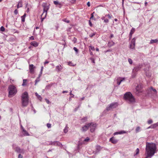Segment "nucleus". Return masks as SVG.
I'll list each match as a JSON object with an SVG mask.
<instances>
[{
	"instance_id": "nucleus-33",
	"label": "nucleus",
	"mask_w": 158,
	"mask_h": 158,
	"mask_svg": "<svg viewBox=\"0 0 158 158\" xmlns=\"http://www.w3.org/2000/svg\"><path fill=\"white\" fill-rule=\"evenodd\" d=\"M73 49L76 52V53L77 54L78 52V50L75 47H74Z\"/></svg>"
},
{
	"instance_id": "nucleus-17",
	"label": "nucleus",
	"mask_w": 158,
	"mask_h": 158,
	"mask_svg": "<svg viewBox=\"0 0 158 158\" xmlns=\"http://www.w3.org/2000/svg\"><path fill=\"white\" fill-rule=\"evenodd\" d=\"M124 79L125 78H118L117 80V84L118 85H119L121 82L124 80Z\"/></svg>"
},
{
	"instance_id": "nucleus-31",
	"label": "nucleus",
	"mask_w": 158,
	"mask_h": 158,
	"mask_svg": "<svg viewBox=\"0 0 158 158\" xmlns=\"http://www.w3.org/2000/svg\"><path fill=\"white\" fill-rule=\"evenodd\" d=\"M90 59L91 60V62L92 63H94V64H95V59L94 57H91L90 58Z\"/></svg>"
},
{
	"instance_id": "nucleus-50",
	"label": "nucleus",
	"mask_w": 158,
	"mask_h": 158,
	"mask_svg": "<svg viewBox=\"0 0 158 158\" xmlns=\"http://www.w3.org/2000/svg\"><path fill=\"white\" fill-rule=\"evenodd\" d=\"M89 25H90V27H92V24L91 23V21H90V20H89Z\"/></svg>"
},
{
	"instance_id": "nucleus-28",
	"label": "nucleus",
	"mask_w": 158,
	"mask_h": 158,
	"mask_svg": "<svg viewBox=\"0 0 158 158\" xmlns=\"http://www.w3.org/2000/svg\"><path fill=\"white\" fill-rule=\"evenodd\" d=\"M56 146H59L60 147H62V144L60 143L59 142L56 141Z\"/></svg>"
},
{
	"instance_id": "nucleus-46",
	"label": "nucleus",
	"mask_w": 158,
	"mask_h": 158,
	"mask_svg": "<svg viewBox=\"0 0 158 158\" xmlns=\"http://www.w3.org/2000/svg\"><path fill=\"white\" fill-rule=\"evenodd\" d=\"M51 124L48 123L47 124V126L48 128H50L51 127Z\"/></svg>"
},
{
	"instance_id": "nucleus-15",
	"label": "nucleus",
	"mask_w": 158,
	"mask_h": 158,
	"mask_svg": "<svg viewBox=\"0 0 158 158\" xmlns=\"http://www.w3.org/2000/svg\"><path fill=\"white\" fill-rule=\"evenodd\" d=\"M109 141L113 144H115L118 142V140L114 139V137H112L110 139Z\"/></svg>"
},
{
	"instance_id": "nucleus-9",
	"label": "nucleus",
	"mask_w": 158,
	"mask_h": 158,
	"mask_svg": "<svg viewBox=\"0 0 158 158\" xmlns=\"http://www.w3.org/2000/svg\"><path fill=\"white\" fill-rule=\"evenodd\" d=\"M135 38H133L131 40L130 44V48L132 49L135 48Z\"/></svg>"
},
{
	"instance_id": "nucleus-43",
	"label": "nucleus",
	"mask_w": 158,
	"mask_h": 158,
	"mask_svg": "<svg viewBox=\"0 0 158 158\" xmlns=\"http://www.w3.org/2000/svg\"><path fill=\"white\" fill-rule=\"evenodd\" d=\"M128 61L130 64H131L132 63V60L131 59L129 58Z\"/></svg>"
},
{
	"instance_id": "nucleus-29",
	"label": "nucleus",
	"mask_w": 158,
	"mask_h": 158,
	"mask_svg": "<svg viewBox=\"0 0 158 158\" xmlns=\"http://www.w3.org/2000/svg\"><path fill=\"white\" fill-rule=\"evenodd\" d=\"M140 131V128L139 127H137L135 129V132L136 133L139 132Z\"/></svg>"
},
{
	"instance_id": "nucleus-10",
	"label": "nucleus",
	"mask_w": 158,
	"mask_h": 158,
	"mask_svg": "<svg viewBox=\"0 0 158 158\" xmlns=\"http://www.w3.org/2000/svg\"><path fill=\"white\" fill-rule=\"evenodd\" d=\"M90 125L89 127L90 128V131L91 132H93L94 131L95 129L97 126L96 123H90Z\"/></svg>"
},
{
	"instance_id": "nucleus-11",
	"label": "nucleus",
	"mask_w": 158,
	"mask_h": 158,
	"mask_svg": "<svg viewBox=\"0 0 158 158\" xmlns=\"http://www.w3.org/2000/svg\"><path fill=\"white\" fill-rule=\"evenodd\" d=\"M63 69V66L59 64L56 66L55 70L57 73L61 72Z\"/></svg>"
},
{
	"instance_id": "nucleus-21",
	"label": "nucleus",
	"mask_w": 158,
	"mask_h": 158,
	"mask_svg": "<svg viewBox=\"0 0 158 158\" xmlns=\"http://www.w3.org/2000/svg\"><path fill=\"white\" fill-rule=\"evenodd\" d=\"M31 44L35 47H37L39 44L35 41H33L31 43Z\"/></svg>"
},
{
	"instance_id": "nucleus-32",
	"label": "nucleus",
	"mask_w": 158,
	"mask_h": 158,
	"mask_svg": "<svg viewBox=\"0 0 158 158\" xmlns=\"http://www.w3.org/2000/svg\"><path fill=\"white\" fill-rule=\"evenodd\" d=\"M40 78L39 77H37L35 81V85L37 82H39L40 81Z\"/></svg>"
},
{
	"instance_id": "nucleus-45",
	"label": "nucleus",
	"mask_w": 158,
	"mask_h": 158,
	"mask_svg": "<svg viewBox=\"0 0 158 158\" xmlns=\"http://www.w3.org/2000/svg\"><path fill=\"white\" fill-rule=\"evenodd\" d=\"M14 13L15 15H17L18 14V11L17 9H15L14 11Z\"/></svg>"
},
{
	"instance_id": "nucleus-12",
	"label": "nucleus",
	"mask_w": 158,
	"mask_h": 158,
	"mask_svg": "<svg viewBox=\"0 0 158 158\" xmlns=\"http://www.w3.org/2000/svg\"><path fill=\"white\" fill-rule=\"evenodd\" d=\"M43 6L44 7V11L42 15L44 13H45V17L47 15V12L49 9V6H47L46 4L43 5Z\"/></svg>"
},
{
	"instance_id": "nucleus-48",
	"label": "nucleus",
	"mask_w": 158,
	"mask_h": 158,
	"mask_svg": "<svg viewBox=\"0 0 158 158\" xmlns=\"http://www.w3.org/2000/svg\"><path fill=\"white\" fill-rule=\"evenodd\" d=\"M21 18L22 21L23 22H24L25 20V18L22 16L21 17Z\"/></svg>"
},
{
	"instance_id": "nucleus-20",
	"label": "nucleus",
	"mask_w": 158,
	"mask_h": 158,
	"mask_svg": "<svg viewBox=\"0 0 158 158\" xmlns=\"http://www.w3.org/2000/svg\"><path fill=\"white\" fill-rule=\"evenodd\" d=\"M114 44V43L113 41H109L108 43V46L109 47L113 46Z\"/></svg>"
},
{
	"instance_id": "nucleus-35",
	"label": "nucleus",
	"mask_w": 158,
	"mask_h": 158,
	"mask_svg": "<svg viewBox=\"0 0 158 158\" xmlns=\"http://www.w3.org/2000/svg\"><path fill=\"white\" fill-rule=\"evenodd\" d=\"M147 123H148V124H151L152 123H153V121L152 120V119H150L148 120V121Z\"/></svg>"
},
{
	"instance_id": "nucleus-16",
	"label": "nucleus",
	"mask_w": 158,
	"mask_h": 158,
	"mask_svg": "<svg viewBox=\"0 0 158 158\" xmlns=\"http://www.w3.org/2000/svg\"><path fill=\"white\" fill-rule=\"evenodd\" d=\"M53 3L55 5H57L58 7L60 8H61L63 6L62 4L60 3L58 1H54L53 2Z\"/></svg>"
},
{
	"instance_id": "nucleus-13",
	"label": "nucleus",
	"mask_w": 158,
	"mask_h": 158,
	"mask_svg": "<svg viewBox=\"0 0 158 158\" xmlns=\"http://www.w3.org/2000/svg\"><path fill=\"white\" fill-rule=\"evenodd\" d=\"M35 67L33 64H30L29 66V69L30 72L31 73H33Z\"/></svg>"
},
{
	"instance_id": "nucleus-37",
	"label": "nucleus",
	"mask_w": 158,
	"mask_h": 158,
	"mask_svg": "<svg viewBox=\"0 0 158 158\" xmlns=\"http://www.w3.org/2000/svg\"><path fill=\"white\" fill-rule=\"evenodd\" d=\"M136 153L135 154V155H138L139 153V149L138 148H137L136 149Z\"/></svg>"
},
{
	"instance_id": "nucleus-47",
	"label": "nucleus",
	"mask_w": 158,
	"mask_h": 158,
	"mask_svg": "<svg viewBox=\"0 0 158 158\" xmlns=\"http://www.w3.org/2000/svg\"><path fill=\"white\" fill-rule=\"evenodd\" d=\"M89 48L91 50H94L95 49L94 47L90 46H89Z\"/></svg>"
},
{
	"instance_id": "nucleus-8",
	"label": "nucleus",
	"mask_w": 158,
	"mask_h": 158,
	"mask_svg": "<svg viewBox=\"0 0 158 158\" xmlns=\"http://www.w3.org/2000/svg\"><path fill=\"white\" fill-rule=\"evenodd\" d=\"M13 148L18 153H23V149L20 148L19 147H17L16 144H13L12 145Z\"/></svg>"
},
{
	"instance_id": "nucleus-41",
	"label": "nucleus",
	"mask_w": 158,
	"mask_h": 158,
	"mask_svg": "<svg viewBox=\"0 0 158 158\" xmlns=\"http://www.w3.org/2000/svg\"><path fill=\"white\" fill-rule=\"evenodd\" d=\"M150 89L152 90L155 93H157L156 90L155 89L153 88L152 87H150Z\"/></svg>"
},
{
	"instance_id": "nucleus-19",
	"label": "nucleus",
	"mask_w": 158,
	"mask_h": 158,
	"mask_svg": "<svg viewBox=\"0 0 158 158\" xmlns=\"http://www.w3.org/2000/svg\"><path fill=\"white\" fill-rule=\"evenodd\" d=\"M135 28H132L130 31V34H129V37L130 39L131 38V37L132 36V35L134 33L135 31Z\"/></svg>"
},
{
	"instance_id": "nucleus-44",
	"label": "nucleus",
	"mask_w": 158,
	"mask_h": 158,
	"mask_svg": "<svg viewBox=\"0 0 158 158\" xmlns=\"http://www.w3.org/2000/svg\"><path fill=\"white\" fill-rule=\"evenodd\" d=\"M152 125L153 128H154L156 127H157V126L156 125V123L153 124H152Z\"/></svg>"
},
{
	"instance_id": "nucleus-63",
	"label": "nucleus",
	"mask_w": 158,
	"mask_h": 158,
	"mask_svg": "<svg viewBox=\"0 0 158 158\" xmlns=\"http://www.w3.org/2000/svg\"><path fill=\"white\" fill-rule=\"evenodd\" d=\"M30 39H31V40H33L34 39V37L33 36H31L30 37Z\"/></svg>"
},
{
	"instance_id": "nucleus-3",
	"label": "nucleus",
	"mask_w": 158,
	"mask_h": 158,
	"mask_svg": "<svg viewBox=\"0 0 158 158\" xmlns=\"http://www.w3.org/2000/svg\"><path fill=\"white\" fill-rule=\"evenodd\" d=\"M9 97H11L14 96L17 92V90L16 87L13 85H10L8 87Z\"/></svg>"
},
{
	"instance_id": "nucleus-1",
	"label": "nucleus",
	"mask_w": 158,
	"mask_h": 158,
	"mask_svg": "<svg viewBox=\"0 0 158 158\" xmlns=\"http://www.w3.org/2000/svg\"><path fill=\"white\" fill-rule=\"evenodd\" d=\"M156 150L155 143L146 142L145 150L147 155L145 158H151L155 153Z\"/></svg>"
},
{
	"instance_id": "nucleus-61",
	"label": "nucleus",
	"mask_w": 158,
	"mask_h": 158,
	"mask_svg": "<svg viewBox=\"0 0 158 158\" xmlns=\"http://www.w3.org/2000/svg\"><path fill=\"white\" fill-rule=\"evenodd\" d=\"M89 52H90V55H93V53L92 52H91V51L90 49L89 50Z\"/></svg>"
},
{
	"instance_id": "nucleus-52",
	"label": "nucleus",
	"mask_w": 158,
	"mask_h": 158,
	"mask_svg": "<svg viewBox=\"0 0 158 158\" xmlns=\"http://www.w3.org/2000/svg\"><path fill=\"white\" fill-rule=\"evenodd\" d=\"M89 140V139L88 137H87L85 139H84L85 141H87Z\"/></svg>"
},
{
	"instance_id": "nucleus-38",
	"label": "nucleus",
	"mask_w": 158,
	"mask_h": 158,
	"mask_svg": "<svg viewBox=\"0 0 158 158\" xmlns=\"http://www.w3.org/2000/svg\"><path fill=\"white\" fill-rule=\"evenodd\" d=\"M5 29L4 27L2 26L0 28V30L2 31H5Z\"/></svg>"
},
{
	"instance_id": "nucleus-49",
	"label": "nucleus",
	"mask_w": 158,
	"mask_h": 158,
	"mask_svg": "<svg viewBox=\"0 0 158 158\" xmlns=\"http://www.w3.org/2000/svg\"><path fill=\"white\" fill-rule=\"evenodd\" d=\"M94 12L92 13L91 15V16L90 18V19H92L94 17Z\"/></svg>"
},
{
	"instance_id": "nucleus-26",
	"label": "nucleus",
	"mask_w": 158,
	"mask_h": 158,
	"mask_svg": "<svg viewBox=\"0 0 158 158\" xmlns=\"http://www.w3.org/2000/svg\"><path fill=\"white\" fill-rule=\"evenodd\" d=\"M23 6L22 3L21 2H19L17 6V8L18 9L19 7H21Z\"/></svg>"
},
{
	"instance_id": "nucleus-62",
	"label": "nucleus",
	"mask_w": 158,
	"mask_h": 158,
	"mask_svg": "<svg viewBox=\"0 0 158 158\" xmlns=\"http://www.w3.org/2000/svg\"><path fill=\"white\" fill-rule=\"evenodd\" d=\"M113 37H114L113 35L112 34H111L110 36V38H113Z\"/></svg>"
},
{
	"instance_id": "nucleus-42",
	"label": "nucleus",
	"mask_w": 158,
	"mask_h": 158,
	"mask_svg": "<svg viewBox=\"0 0 158 158\" xmlns=\"http://www.w3.org/2000/svg\"><path fill=\"white\" fill-rule=\"evenodd\" d=\"M139 85H137L135 88V89H136V91L138 92H139L140 91V90L139 89Z\"/></svg>"
},
{
	"instance_id": "nucleus-57",
	"label": "nucleus",
	"mask_w": 158,
	"mask_h": 158,
	"mask_svg": "<svg viewBox=\"0 0 158 158\" xmlns=\"http://www.w3.org/2000/svg\"><path fill=\"white\" fill-rule=\"evenodd\" d=\"M43 69H44V67L43 66H42L41 67V70H40V72H41V73L42 72H42H43Z\"/></svg>"
},
{
	"instance_id": "nucleus-5",
	"label": "nucleus",
	"mask_w": 158,
	"mask_h": 158,
	"mask_svg": "<svg viewBox=\"0 0 158 158\" xmlns=\"http://www.w3.org/2000/svg\"><path fill=\"white\" fill-rule=\"evenodd\" d=\"M118 106V103L117 102H114L108 105L106 109V110L108 111L112 109L116 108Z\"/></svg>"
},
{
	"instance_id": "nucleus-24",
	"label": "nucleus",
	"mask_w": 158,
	"mask_h": 158,
	"mask_svg": "<svg viewBox=\"0 0 158 158\" xmlns=\"http://www.w3.org/2000/svg\"><path fill=\"white\" fill-rule=\"evenodd\" d=\"M96 148L97 151L98 152H99V151H100L101 150L102 148L100 146L98 145H97L96 146Z\"/></svg>"
},
{
	"instance_id": "nucleus-7",
	"label": "nucleus",
	"mask_w": 158,
	"mask_h": 158,
	"mask_svg": "<svg viewBox=\"0 0 158 158\" xmlns=\"http://www.w3.org/2000/svg\"><path fill=\"white\" fill-rule=\"evenodd\" d=\"M108 17L109 19H110L112 17V15L110 14H106L105 16H103L101 18V19L104 20V22L106 23H107L109 22V20L108 19L106 18V17Z\"/></svg>"
},
{
	"instance_id": "nucleus-56",
	"label": "nucleus",
	"mask_w": 158,
	"mask_h": 158,
	"mask_svg": "<svg viewBox=\"0 0 158 158\" xmlns=\"http://www.w3.org/2000/svg\"><path fill=\"white\" fill-rule=\"evenodd\" d=\"M76 2V0H71L70 2L71 3H74Z\"/></svg>"
},
{
	"instance_id": "nucleus-36",
	"label": "nucleus",
	"mask_w": 158,
	"mask_h": 158,
	"mask_svg": "<svg viewBox=\"0 0 158 158\" xmlns=\"http://www.w3.org/2000/svg\"><path fill=\"white\" fill-rule=\"evenodd\" d=\"M23 83L22 85L23 86H24V85H26L25 83L27 81V80L26 79H23Z\"/></svg>"
},
{
	"instance_id": "nucleus-34",
	"label": "nucleus",
	"mask_w": 158,
	"mask_h": 158,
	"mask_svg": "<svg viewBox=\"0 0 158 158\" xmlns=\"http://www.w3.org/2000/svg\"><path fill=\"white\" fill-rule=\"evenodd\" d=\"M96 34V32H94L93 33L89 35V36L90 37H92L94 36Z\"/></svg>"
},
{
	"instance_id": "nucleus-2",
	"label": "nucleus",
	"mask_w": 158,
	"mask_h": 158,
	"mask_svg": "<svg viewBox=\"0 0 158 158\" xmlns=\"http://www.w3.org/2000/svg\"><path fill=\"white\" fill-rule=\"evenodd\" d=\"M21 97L22 106L23 107L27 106L28 104L29 98L27 92L26 91L24 92L22 94Z\"/></svg>"
},
{
	"instance_id": "nucleus-55",
	"label": "nucleus",
	"mask_w": 158,
	"mask_h": 158,
	"mask_svg": "<svg viewBox=\"0 0 158 158\" xmlns=\"http://www.w3.org/2000/svg\"><path fill=\"white\" fill-rule=\"evenodd\" d=\"M42 72L41 73V72H40V73L39 75V76H38V77H39L40 78V77L42 75Z\"/></svg>"
},
{
	"instance_id": "nucleus-27",
	"label": "nucleus",
	"mask_w": 158,
	"mask_h": 158,
	"mask_svg": "<svg viewBox=\"0 0 158 158\" xmlns=\"http://www.w3.org/2000/svg\"><path fill=\"white\" fill-rule=\"evenodd\" d=\"M56 141H50L49 142V145H56Z\"/></svg>"
},
{
	"instance_id": "nucleus-23",
	"label": "nucleus",
	"mask_w": 158,
	"mask_h": 158,
	"mask_svg": "<svg viewBox=\"0 0 158 158\" xmlns=\"http://www.w3.org/2000/svg\"><path fill=\"white\" fill-rule=\"evenodd\" d=\"M24 136H30L29 133L26 130H23V131L22 132Z\"/></svg>"
},
{
	"instance_id": "nucleus-4",
	"label": "nucleus",
	"mask_w": 158,
	"mask_h": 158,
	"mask_svg": "<svg viewBox=\"0 0 158 158\" xmlns=\"http://www.w3.org/2000/svg\"><path fill=\"white\" fill-rule=\"evenodd\" d=\"M124 99L130 102H135V99L130 92H127L125 93L124 95Z\"/></svg>"
},
{
	"instance_id": "nucleus-39",
	"label": "nucleus",
	"mask_w": 158,
	"mask_h": 158,
	"mask_svg": "<svg viewBox=\"0 0 158 158\" xmlns=\"http://www.w3.org/2000/svg\"><path fill=\"white\" fill-rule=\"evenodd\" d=\"M87 119V117H84L83 118L81 119L82 120H83V122H85L86 121Z\"/></svg>"
},
{
	"instance_id": "nucleus-30",
	"label": "nucleus",
	"mask_w": 158,
	"mask_h": 158,
	"mask_svg": "<svg viewBox=\"0 0 158 158\" xmlns=\"http://www.w3.org/2000/svg\"><path fill=\"white\" fill-rule=\"evenodd\" d=\"M68 127L67 126H66L64 128V133H67L68 131Z\"/></svg>"
},
{
	"instance_id": "nucleus-22",
	"label": "nucleus",
	"mask_w": 158,
	"mask_h": 158,
	"mask_svg": "<svg viewBox=\"0 0 158 158\" xmlns=\"http://www.w3.org/2000/svg\"><path fill=\"white\" fill-rule=\"evenodd\" d=\"M158 40L157 39H156L155 40H150L149 43V44H152L154 43H158Z\"/></svg>"
},
{
	"instance_id": "nucleus-53",
	"label": "nucleus",
	"mask_w": 158,
	"mask_h": 158,
	"mask_svg": "<svg viewBox=\"0 0 158 158\" xmlns=\"http://www.w3.org/2000/svg\"><path fill=\"white\" fill-rule=\"evenodd\" d=\"M23 156L20 154H19L18 155V158H23Z\"/></svg>"
},
{
	"instance_id": "nucleus-60",
	"label": "nucleus",
	"mask_w": 158,
	"mask_h": 158,
	"mask_svg": "<svg viewBox=\"0 0 158 158\" xmlns=\"http://www.w3.org/2000/svg\"><path fill=\"white\" fill-rule=\"evenodd\" d=\"M87 5L88 7L90 6V3L89 2H88L87 3Z\"/></svg>"
},
{
	"instance_id": "nucleus-40",
	"label": "nucleus",
	"mask_w": 158,
	"mask_h": 158,
	"mask_svg": "<svg viewBox=\"0 0 158 158\" xmlns=\"http://www.w3.org/2000/svg\"><path fill=\"white\" fill-rule=\"evenodd\" d=\"M146 75L148 77H150L151 76V74L150 73H147V72H146Z\"/></svg>"
},
{
	"instance_id": "nucleus-14",
	"label": "nucleus",
	"mask_w": 158,
	"mask_h": 158,
	"mask_svg": "<svg viewBox=\"0 0 158 158\" xmlns=\"http://www.w3.org/2000/svg\"><path fill=\"white\" fill-rule=\"evenodd\" d=\"M90 125V123H88L82 127V131H86L89 128V126Z\"/></svg>"
},
{
	"instance_id": "nucleus-64",
	"label": "nucleus",
	"mask_w": 158,
	"mask_h": 158,
	"mask_svg": "<svg viewBox=\"0 0 158 158\" xmlns=\"http://www.w3.org/2000/svg\"><path fill=\"white\" fill-rule=\"evenodd\" d=\"M149 128H152L153 129L152 125H151L149 127L147 128V129H149Z\"/></svg>"
},
{
	"instance_id": "nucleus-58",
	"label": "nucleus",
	"mask_w": 158,
	"mask_h": 158,
	"mask_svg": "<svg viewBox=\"0 0 158 158\" xmlns=\"http://www.w3.org/2000/svg\"><path fill=\"white\" fill-rule=\"evenodd\" d=\"M32 110H33V111L34 112V113H36V111L34 109L32 106Z\"/></svg>"
},
{
	"instance_id": "nucleus-18",
	"label": "nucleus",
	"mask_w": 158,
	"mask_h": 158,
	"mask_svg": "<svg viewBox=\"0 0 158 158\" xmlns=\"http://www.w3.org/2000/svg\"><path fill=\"white\" fill-rule=\"evenodd\" d=\"M126 133V132L124 131H121L119 132H116L114 133V135H117L118 134H122Z\"/></svg>"
},
{
	"instance_id": "nucleus-25",
	"label": "nucleus",
	"mask_w": 158,
	"mask_h": 158,
	"mask_svg": "<svg viewBox=\"0 0 158 158\" xmlns=\"http://www.w3.org/2000/svg\"><path fill=\"white\" fill-rule=\"evenodd\" d=\"M35 95L37 97V98L40 101H41L42 99V97L40 96V95H39L37 93H35Z\"/></svg>"
},
{
	"instance_id": "nucleus-6",
	"label": "nucleus",
	"mask_w": 158,
	"mask_h": 158,
	"mask_svg": "<svg viewBox=\"0 0 158 158\" xmlns=\"http://www.w3.org/2000/svg\"><path fill=\"white\" fill-rule=\"evenodd\" d=\"M142 67V64H139L133 69L132 70L133 74L132 75V77H135L136 73Z\"/></svg>"
},
{
	"instance_id": "nucleus-51",
	"label": "nucleus",
	"mask_w": 158,
	"mask_h": 158,
	"mask_svg": "<svg viewBox=\"0 0 158 158\" xmlns=\"http://www.w3.org/2000/svg\"><path fill=\"white\" fill-rule=\"evenodd\" d=\"M51 86V85H48L47 86H46V89H49L50 88Z\"/></svg>"
},
{
	"instance_id": "nucleus-59",
	"label": "nucleus",
	"mask_w": 158,
	"mask_h": 158,
	"mask_svg": "<svg viewBox=\"0 0 158 158\" xmlns=\"http://www.w3.org/2000/svg\"><path fill=\"white\" fill-rule=\"evenodd\" d=\"M69 94H70V95H72V97H73L74 96V95L73 94H72V91H70V93Z\"/></svg>"
},
{
	"instance_id": "nucleus-54",
	"label": "nucleus",
	"mask_w": 158,
	"mask_h": 158,
	"mask_svg": "<svg viewBox=\"0 0 158 158\" xmlns=\"http://www.w3.org/2000/svg\"><path fill=\"white\" fill-rule=\"evenodd\" d=\"M45 100L46 101V102L48 103V104H49V102H50L49 101V100H48V99H45Z\"/></svg>"
}]
</instances>
